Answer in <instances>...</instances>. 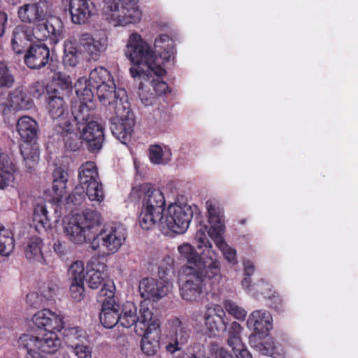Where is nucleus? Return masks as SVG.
Instances as JSON below:
<instances>
[{
	"instance_id": "nucleus-1",
	"label": "nucleus",
	"mask_w": 358,
	"mask_h": 358,
	"mask_svg": "<svg viewBox=\"0 0 358 358\" xmlns=\"http://www.w3.org/2000/svg\"><path fill=\"white\" fill-rule=\"evenodd\" d=\"M154 48L155 51L139 34L133 32L129 34L124 54L134 64L129 69V73L134 80H146L152 76V72L157 76H164L165 70L162 64L165 65L174 59L173 41L168 35L157 36Z\"/></svg>"
},
{
	"instance_id": "nucleus-2",
	"label": "nucleus",
	"mask_w": 358,
	"mask_h": 358,
	"mask_svg": "<svg viewBox=\"0 0 358 358\" xmlns=\"http://www.w3.org/2000/svg\"><path fill=\"white\" fill-rule=\"evenodd\" d=\"M185 257L186 264L182 267L183 277L180 285L182 298L188 301H197L201 299L205 291V279L213 282H218L221 278L220 266L216 265L212 259L206 262H195V255L191 256L188 252L182 253Z\"/></svg>"
},
{
	"instance_id": "nucleus-3",
	"label": "nucleus",
	"mask_w": 358,
	"mask_h": 358,
	"mask_svg": "<svg viewBox=\"0 0 358 358\" xmlns=\"http://www.w3.org/2000/svg\"><path fill=\"white\" fill-rule=\"evenodd\" d=\"M100 102L106 106L108 111L114 115L110 118L113 135L125 144L130 139L135 124L134 115L127 100L126 91L115 88L106 101Z\"/></svg>"
},
{
	"instance_id": "nucleus-4",
	"label": "nucleus",
	"mask_w": 358,
	"mask_h": 358,
	"mask_svg": "<svg viewBox=\"0 0 358 358\" xmlns=\"http://www.w3.org/2000/svg\"><path fill=\"white\" fill-rule=\"evenodd\" d=\"M103 222V217L98 211L87 209L81 213L66 217L63 221V229L71 243L82 245L90 240L92 230L101 226Z\"/></svg>"
},
{
	"instance_id": "nucleus-5",
	"label": "nucleus",
	"mask_w": 358,
	"mask_h": 358,
	"mask_svg": "<svg viewBox=\"0 0 358 358\" xmlns=\"http://www.w3.org/2000/svg\"><path fill=\"white\" fill-rule=\"evenodd\" d=\"M141 192L143 196L138 222L143 229L149 230L163 221L165 198L159 189L148 184L141 187Z\"/></svg>"
},
{
	"instance_id": "nucleus-6",
	"label": "nucleus",
	"mask_w": 358,
	"mask_h": 358,
	"mask_svg": "<svg viewBox=\"0 0 358 358\" xmlns=\"http://www.w3.org/2000/svg\"><path fill=\"white\" fill-rule=\"evenodd\" d=\"M208 222L210 227L208 235L214 241L216 246L222 252L225 259L232 264L237 263L236 251L224 241L223 235L225 231V221L223 209L219 202L214 199H208L206 202Z\"/></svg>"
},
{
	"instance_id": "nucleus-7",
	"label": "nucleus",
	"mask_w": 358,
	"mask_h": 358,
	"mask_svg": "<svg viewBox=\"0 0 358 358\" xmlns=\"http://www.w3.org/2000/svg\"><path fill=\"white\" fill-rule=\"evenodd\" d=\"M102 13L113 26H126L138 22L142 13L134 0H102Z\"/></svg>"
},
{
	"instance_id": "nucleus-8",
	"label": "nucleus",
	"mask_w": 358,
	"mask_h": 358,
	"mask_svg": "<svg viewBox=\"0 0 358 358\" xmlns=\"http://www.w3.org/2000/svg\"><path fill=\"white\" fill-rule=\"evenodd\" d=\"M120 325L125 328L135 326L136 331L148 328L150 323L158 320L150 308L147 301H142L138 309L132 302L127 301L120 306Z\"/></svg>"
},
{
	"instance_id": "nucleus-9",
	"label": "nucleus",
	"mask_w": 358,
	"mask_h": 358,
	"mask_svg": "<svg viewBox=\"0 0 358 358\" xmlns=\"http://www.w3.org/2000/svg\"><path fill=\"white\" fill-rule=\"evenodd\" d=\"M126 238L124 227L120 224H114L103 229L93 238L90 247L93 250L113 254L120 248Z\"/></svg>"
},
{
	"instance_id": "nucleus-10",
	"label": "nucleus",
	"mask_w": 358,
	"mask_h": 358,
	"mask_svg": "<svg viewBox=\"0 0 358 358\" xmlns=\"http://www.w3.org/2000/svg\"><path fill=\"white\" fill-rule=\"evenodd\" d=\"M86 80L84 78H80L75 84L76 93L80 99L78 105L72 106V115L73 120H71L76 126L77 124H86L90 121L94 120L95 103L92 100V92L90 88L83 87Z\"/></svg>"
},
{
	"instance_id": "nucleus-11",
	"label": "nucleus",
	"mask_w": 358,
	"mask_h": 358,
	"mask_svg": "<svg viewBox=\"0 0 358 358\" xmlns=\"http://www.w3.org/2000/svg\"><path fill=\"white\" fill-rule=\"evenodd\" d=\"M193 217L190 206L183 203H174L169 206L163 215V221L159 224H164L174 233L183 234L189 227Z\"/></svg>"
},
{
	"instance_id": "nucleus-12",
	"label": "nucleus",
	"mask_w": 358,
	"mask_h": 358,
	"mask_svg": "<svg viewBox=\"0 0 358 358\" xmlns=\"http://www.w3.org/2000/svg\"><path fill=\"white\" fill-rule=\"evenodd\" d=\"M206 227L201 228L197 230L195 234V241L196 243L197 248L202 250L199 253L196 249L189 243H184L178 247V252L179 253V259L180 260H185V257L182 254L184 252H188V254L195 255V262L206 261L207 259H212L213 262H215L217 266H220V262L217 259V252L213 250L212 243L208 240L206 234Z\"/></svg>"
},
{
	"instance_id": "nucleus-13",
	"label": "nucleus",
	"mask_w": 358,
	"mask_h": 358,
	"mask_svg": "<svg viewBox=\"0 0 358 358\" xmlns=\"http://www.w3.org/2000/svg\"><path fill=\"white\" fill-rule=\"evenodd\" d=\"M18 344L28 351L43 354H51L57 351L61 345L60 340L56 332L45 331L41 335L34 336L24 334L18 339Z\"/></svg>"
},
{
	"instance_id": "nucleus-14",
	"label": "nucleus",
	"mask_w": 358,
	"mask_h": 358,
	"mask_svg": "<svg viewBox=\"0 0 358 358\" xmlns=\"http://www.w3.org/2000/svg\"><path fill=\"white\" fill-rule=\"evenodd\" d=\"M48 114L50 117L57 120L55 131L62 136L74 134L76 127L73 122L67 120L69 116L68 106L61 96H50L48 104Z\"/></svg>"
},
{
	"instance_id": "nucleus-15",
	"label": "nucleus",
	"mask_w": 358,
	"mask_h": 358,
	"mask_svg": "<svg viewBox=\"0 0 358 358\" xmlns=\"http://www.w3.org/2000/svg\"><path fill=\"white\" fill-rule=\"evenodd\" d=\"M84 79L87 81L85 78ZM85 87L92 90H96L99 101H106V99L111 95V92H114L116 88L110 72L102 66L96 67L91 71L88 84L86 82L83 85V87Z\"/></svg>"
},
{
	"instance_id": "nucleus-16",
	"label": "nucleus",
	"mask_w": 358,
	"mask_h": 358,
	"mask_svg": "<svg viewBox=\"0 0 358 358\" xmlns=\"http://www.w3.org/2000/svg\"><path fill=\"white\" fill-rule=\"evenodd\" d=\"M52 12V5L48 0H38L20 6L17 9V17L23 23L36 26L45 20Z\"/></svg>"
},
{
	"instance_id": "nucleus-17",
	"label": "nucleus",
	"mask_w": 358,
	"mask_h": 358,
	"mask_svg": "<svg viewBox=\"0 0 358 358\" xmlns=\"http://www.w3.org/2000/svg\"><path fill=\"white\" fill-rule=\"evenodd\" d=\"M172 287V283L167 279L146 278L140 281L138 289L141 297L156 301L171 292Z\"/></svg>"
},
{
	"instance_id": "nucleus-18",
	"label": "nucleus",
	"mask_w": 358,
	"mask_h": 358,
	"mask_svg": "<svg viewBox=\"0 0 358 358\" xmlns=\"http://www.w3.org/2000/svg\"><path fill=\"white\" fill-rule=\"evenodd\" d=\"M45 20V23H40L35 27L36 39L44 40L49 38L54 43H57L64 38L63 23L59 17L50 14Z\"/></svg>"
},
{
	"instance_id": "nucleus-19",
	"label": "nucleus",
	"mask_w": 358,
	"mask_h": 358,
	"mask_svg": "<svg viewBox=\"0 0 358 358\" xmlns=\"http://www.w3.org/2000/svg\"><path fill=\"white\" fill-rule=\"evenodd\" d=\"M32 320L38 328L43 329L45 331L56 332L64 328L62 316L47 308L35 313Z\"/></svg>"
},
{
	"instance_id": "nucleus-20",
	"label": "nucleus",
	"mask_w": 358,
	"mask_h": 358,
	"mask_svg": "<svg viewBox=\"0 0 358 358\" xmlns=\"http://www.w3.org/2000/svg\"><path fill=\"white\" fill-rule=\"evenodd\" d=\"M148 326L138 334L143 335L141 343L142 352L147 356H153L159 349V320L152 322Z\"/></svg>"
},
{
	"instance_id": "nucleus-21",
	"label": "nucleus",
	"mask_w": 358,
	"mask_h": 358,
	"mask_svg": "<svg viewBox=\"0 0 358 358\" xmlns=\"http://www.w3.org/2000/svg\"><path fill=\"white\" fill-rule=\"evenodd\" d=\"M272 316L266 310H255L251 313L247 320V327L254 331L253 334H258L260 337L268 336L272 328Z\"/></svg>"
},
{
	"instance_id": "nucleus-22",
	"label": "nucleus",
	"mask_w": 358,
	"mask_h": 358,
	"mask_svg": "<svg viewBox=\"0 0 358 358\" xmlns=\"http://www.w3.org/2000/svg\"><path fill=\"white\" fill-rule=\"evenodd\" d=\"M78 43L90 59L95 61L99 58L101 54L106 50L108 46V41L105 36L93 37L87 33L80 35Z\"/></svg>"
},
{
	"instance_id": "nucleus-23",
	"label": "nucleus",
	"mask_w": 358,
	"mask_h": 358,
	"mask_svg": "<svg viewBox=\"0 0 358 358\" xmlns=\"http://www.w3.org/2000/svg\"><path fill=\"white\" fill-rule=\"evenodd\" d=\"M80 129V138L86 141L90 148L99 150L103 142V127L96 121L91 120Z\"/></svg>"
},
{
	"instance_id": "nucleus-24",
	"label": "nucleus",
	"mask_w": 358,
	"mask_h": 358,
	"mask_svg": "<svg viewBox=\"0 0 358 358\" xmlns=\"http://www.w3.org/2000/svg\"><path fill=\"white\" fill-rule=\"evenodd\" d=\"M249 342L252 348L264 355L274 358H282L283 353L278 344H275L273 338L265 336L260 337L258 334H252L249 337Z\"/></svg>"
},
{
	"instance_id": "nucleus-25",
	"label": "nucleus",
	"mask_w": 358,
	"mask_h": 358,
	"mask_svg": "<svg viewBox=\"0 0 358 358\" xmlns=\"http://www.w3.org/2000/svg\"><path fill=\"white\" fill-rule=\"evenodd\" d=\"M31 101L20 91L15 90L8 96L6 94L0 96V106H4V113L18 110L28 109L31 106Z\"/></svg>"
},
{
	"instance_id": "nucleus-26",
	"label": "nucleus",
	"mask_w": 358,
	"mask_h": 358,
	"mask_svg": "<svg viewBox=\"0 0 358 358\" xmlns=\"http://www.w3.org/2000/svg\"><path fill=\"white\" fill-rule=\"evenodd\" d=\"M69 10L73 23L84 24L93 15L94 4L90 0H70Z\"/></svg>"
},
{
	"instance_id": "nucleus-27",
	"label": "nucleus",
	"mask_w": 358,
	"mask_h": 358,
	"mask_svg": "<svg viewBox=\"0 0 358 358\" xmlns=\"http://www.w3.org/2000/svg\"><path fill=\"white\" fill-rule=\"evenodd\" d=\"M50 57L49 48L45 45H31L24 55V62L31 69H41L46 65Z\"/></svg>"
},
{
	"instance_id": "nucleus-28",
	"label": "nucleus",
	"mask_w": 358,
	"mask_h": 358,
	"mask_svg": "<svg viewBox=\"0 0 358 358\" xmlns=\"http://www.w3.org/2000/svg\"><path fill=\"white\" fill-rule=\"evenodd\" d=\"M106 265L97 259H92L87 266L86 282L91 289H97L106 278Z\"/></svg>"
},
{
	"instance_id": "nucleus-29",
	"label": "nucleus",
	"mask_w": 358,
	"mask_h": 358,
	"mask_svg": "<svg viewBox=\"0 0 358 358\" xmlns=\"http://www.w3.org/2000/svg\"><path fill=\"white\" fill-rule=\"evenodd\" d=\"M36 38L35 28L31 29L24 24L16 26L13 31L11 43L13 50L20 54L27 45V43Z\"/></svg>"
},
{
	"instance_id": "nucleus-30",
	"label": "nucleus",
	"mask_w": 358,
	"mask_h": 358,
	"mask_svg": "<svg viewBox=\"0 0 358 358\" xmlns=\"http://www.w3.org/2000/svg\"><path fill=\"white\" fill-rule=\"evenodd\" d=\"M172 327L173 329V342L169 343L166 348L171 352H174L176 350L181 349L187 343L190 331L187 325L178 318L172 321Z\"/></svg>"
},
{
	"instance_id": "nucleus-31",
	"label": "nucleus",
	"mask_w": 358,
	"mask_h": 358,
	"mask_svg": "<svg viewBox=\"0 0 358 358\" xmlns=\"http://www.w3.org/2000/svg\"><path fill=\"white\" fill-rule=\"evenodd\" d=\"M52 176V201L57 203H59L66 195L68 174L63 169L58 168L55 169Z\"/></svg>"
},
{
	"instance_id": "nucleus-32",
	"label": "nucleus",
	"mask_w": 358,
	"mask_h": 358,
	"mask_svg": "<svg viewBox=\"0 0 358 358\" xmlns=\"http://www.w3.org/2000/svg\"><path fill=\"white\" fill-rule=\"evenodd\" d=\"M120 306L118 303H104L99 315L100 322L107 329L114 327L117 324H120Z\"/></svg>"
},
{
	"instance_id": "nucleus-33",
	"label": "nucleus",
	"mask_w": 358,
	"mask_h": 358,
	"mask_svg": "<svg viewBox=\"0 0 358 358\" xmlns=\"http://www.w3.org/2000/svg\"><path fill=\"white\" fill-rule=\"evenodd\" d=\"M43 241L38 237H31L24 243V252L26 259L30 262H45L42 252Z\"/></svg>"
},
{
	"instance_id": "nucleus-34",
	"label": "nucleus",
	"mask_w": 358,
	"mask_h": 358,
	"mask_svg": "<svg viewBox=\"0 0 358 358\" xmlns=\"http://www.w3.org/2000/svg\"><path fill=\"white\" fill-rule=\"evenodd\" d=\"M17 131L25 142H31L37 136L38 124L28 116H23L17 122Z\"/></svg>"
},
{
	"instance_id": "nucleus-35",
	"label": "nucleus",
	"mask_w": 358,
	"mask_h": 358,
	"mask_svg": "<svg viewBox=\"0 0 358 358\" xmlns=\"http://www.w3.org/2000/svg\"><path fill=\"white\" fill-rule=\"evenodd\" d=\"M15 167L6 154L0 155V189L8 187L14 180Z\"/></svg>"
},
{
	"instance_id": "nucleus-36",
	"label": "nucleus",
	"mask_w": 358,
	"mask_h": 358,
	"mask_svg": "<svg viewBox=\"0 0 358 358\" xmlns=\"http://www.w3.org/2000/svg\"><path fill=\"white\" fill-rule=\"evenodd\" d=\"M78 179L80 187H85L99 180L96 166L92 162H87L79 169Z\"/></svg>"
},
{
	"instance_id": "nucleus-37",
	"label": "nucleus",
	"mask_w": 358,
	"mask_h": 358,
	"mask_svg": "<svg viewBox=\"0 0 358 358\" xmlns=\"http://www.w3.org/2000/svg\"><path fill=\"white\" fill-rule=\"evenodd\" d=\"M171 149L166 145H152L149 148V158L155 164H166L171 159Z\"/></svg>"
},
{
	"instance_id": "nucleus-38",
	"label": "nucleus",
	"mask_w": 358,
	"mask_h": 358,
	"mask_svg": "<svg viewBox=\"0 0 358 358\" xmlns=\"http://www.w3.org/2000/svg\"><path fill=\"white\" fill-rule=\"evenodd\" d=\"M81 54L76 41L68 40L64 44V57L63 62L64 65L75 66L80 58Z\"/></svg>"
},
{
	"instance_id": "nucleus-39",
	"label": "nucleus",
	"mask_w": 358,
	"mask_h": 358,
	"mask_svg": "<svg viewBox=\"0 0 358 358\" xmlns=\"http://www.w3.org/2000/svg\"><path fill=\"white\" fill-rule=\"evenodd\" d=\"M64 340L66 345L70 348L81 343H87V334L78 327H70L64 330Z\"/></svg>"
},
{
	"instance_id": "nucleus-40",
	"label": "nucleus",
	"mask_w": 358,
	"mask_h": 358,
	"mask_svg": "<svg viewBox=\"0 0 358 358\" xmlns=\"http://www.w3.org/2000/svg\"><path fill=\"white\" fill-rule=\"evenodd\" d=\"M224 324L225 330L227 332V344L231 348L240 349L242 346V339L241 334L243 331V327L236 322H232L228 327L226 325L224 321H222Z\"/></svg>"
},
{
	"instance_id": "nucleus-41",
	"label": "nucleus",
	"mask_w": 358,
	"mask_h": 358,
	"mask_svg": "<svg viewBox=\"0 0 358 358\" xmlns=\"http://www.w3.org/2000/svg\"><path fill=\"white\" fill-rule=\"evenodd\" d=\"M33 220L38 231L46 230L50 228V222L48 212L43 204H38L35 207Z\"/></svg>"
},
{
	"instance_id": "nucleus-42",
	"label": "nucleus",
	"mask_w": 358,
	"mask_h": 358,
	"mask_svg": "<svg viewBox=\"0 0 358 358\" xmlns=\"http://www.w3.org/2000/svg\"><path fill=\"white\" fill-rule=\"evenodd\" d=\"M144 80V79L135 80L136 83H138L137 93L141 102L145 106H150L154 103L155 96L152 92H150V87Z\"/></svg>"
},
{
	"instance_id": "nucleus-43",
	"label": "nucleus",
	"mask_w": 358,
	"mask_h": 358,
	"mask_svg": "<svg viewBox=\"0 0 358 358\" xmlns=\"http://www.w3.org/2000/svg\"><path fill=\"white\" fill-rule=\"evenodd\" d=\"M85 194L90 201L101 202L103 200L104 193L101 183L98 180L85 187Z\"/></svg>"
},
{
	"instance_id": "nucleus-44",
	"label": "nucleus",
	"mask_w": 358,
	"mask_h": 358,
	"mask_svg": "<svg viewBox=\"0 0 358 358\" xmlns=\"http://www.w3.org/2000/svg\"><path fill=\"white\" fill-rule=\"evenodd\" d=\"M224 306L227 312L238 320H244L247 311L239 306L236 302L227 299L224 301Z\"/></svg>"
},
{
	"instance_id": "nucleus-45",
	"label": "nucleus",
	"mask_w": 358,
	"mask_h": 358,
	"mask_svg": "<svg viewBox=\"0 0 358 358\" xmlns=\"http://www.w3.org/2000/svg\"><path fill=\"white\" fill-rule=\"evenodd\" d=\"M69 274L71 281L83 282L85 276L84 264L81 261L73 262L69 268Z\"/></svg>"
},
{
	"instance_id": "nucleus-46",
	"label": "nucleus",
	"mask_w": 358,
	"mask_h": 358,
	"mask_svg": "<svg viewBox=\"0 0 358 358\" xmlns=\"http://www.w3.org/2000/svg\"><path fill=\"white\" fill-rule=\"evenodd\" d=\"M155 76L157 77L161 76L156 75L155 72H152V76L144 81L150 87H152L156 95H161L166 92L168 89V85L165 82L160 80L159 78H155L154 77Z\"/></svg>"
},
{
	"instance_id": "nucleus-47",
	"label": "nucleus",
	"mask_w": 358,
	"mask_h": 358,
	"mask_svg": "<svg viewBox=\"0 0 358 358\" xmlns=\"http://www.w3.org/2000/svg\"><path fill=\"white\" fill-rule=\"evenodd\" d=\"M13 83L14 78L7 65L3 62H0V87H10Z\"/></svg>"
},
{
	"instance_id": "nucleus-48",
	"label": "nucleus",
	"mask_w": 358,
	"mask_h": 358,
	"mask_svg": "<svg viewBox=\"0 0 358 358\" xmlns=\"http://www.w3.org/2000/svg\"><path fill=\"white\" fill-rule=\"evenodd\" d=\"M31 148L29 145H27L24 148L22 149L21 153L24 157L26 166L29 169H34L37 164L39 160V155L36 150H34L33 153L29 155V152Z\"/></svg>"
},
{
	"instance_id": "nucleus-49",
	"label": "nucleus",
	"mask_w": 358,
	"mask_h": 358,
	"mask_svg": "<svg viewBox=\"0 0 358 358\" xmlns=\"http://www.w3.org/2000/svg\"><path fill=\"white\" fill-rule=\"evenodd\" d=\"M98 301L102 303V306H104V303H117L114 297V292L113 289L108 287V285H104L103 287L101 289L98 295Z\"/></svg>"
},
{
	"instance_id": "nucleus-50",
	"label": "nucleus",
	"mask_w": 358,
	"mask_h": 358,
	"mask_svg": "<svg viewBox=\"0 0 358 358\" xmlns=\"http://www.w3.org/2000/svg\"><path fill=\"white\" fill-rule=\"evenodd\" d=\"M85 187L77 186L73 192L67 198V203H72L74 206H79L85 198Z\"/></svg>"
},
{
	"instance_id": "nucleus-51",
	"label": "nucleus",
	"mask_w": 358,
	"mask_h": 358,
	"mask_svg": "<svg viewBox=\"0 0 358 358\" xmlns=\"http://www.w3.org/2000/svg\"><path fill=\"white\" fill-rule=\"evenodd\" d=\"M70 292L71 297L77 301H80L84 298V282H74L71 281L70 287Z\"/></svg>"
},
{
	"instance_id": "nucleus-52",
	"label": "nucleus",
	"mask_w": 358,
	"mask_h": 358,
	"mask_svg": "<svg viewBox=\"0 0 358 358\" xmlns=\"http://www.w3.org/2000/svg\"><path fill=\"white\" fill-rule=\"evenodd\" d=\"M86 344L87 343H81L76 345V346H73L69 349L78 358H90V351Z\"/></svg>"
},
{
	"instance_id": "nucleus-53",
	"label": "nucleus",
	"mask_w": 358,
	"mask_h": 358,
	"mask_svg": "<svg viewBox=\"0 0 358 358\" xmlns=\"http://www.w3.org/2000/svg\"><path fill=\"white\" fill-rule=\"evenodd\" d=\"M204 324L210 334L215 336L219 334L220 328L215 320V317L209 314L204 313Z\"/></svg>"
},
{
	"instance_id": "nucleus-54",
	"label": "nucleus",
	"mask_w": 358,
	"mask_h": 358,
	"mask_svg": "<svg viewBox=\"0 0 358 358\" xmlns=\"http://www.w3.org/2000/svg\"><path fill=\"white\" fill-rule=\"evenodd\" d=\"M26 303L34 308H39L43 303V297L36 292H31L26 296Z\"/></svg>"
},
{
	"instance_id": "nucleus-55",
	"label": "nucleus",
	"mask_w": 358,
	"mask_h": 358,
	"mask_svg": "<svg viewBox=\"0 0 358 358\" xmlns=\"http://www.w3.org/2000/svg\"><path fill=\"white\" fill-rule=\"evenodd\" d=\"M14 249L13 238L6 239L4 242H0V255L2 256H9Z\"/></svg>"
},
{
	"instance_id": "nucleus-56",
	"label": "nucleus",
	"mask_w": 358,
	"mask_h": 358,
	"mask_svg": "<svg viewBox=\"0 0 358 358\" xmlns=\"http://www.w3.org/2000/svg\"><path fill=\"white\" fill-rule=\"evenodd\" d=\"M205 313L210 315L213 317H217L222 320L223 316L225 315V313L223 310L221 306L217 304H211L206 307Z\"/></svg>"
},
{
	"instance_id": "nucleus-57",
	"label": "nucleus",
	"mask_w": 358,
	"mask_h": 358,
	"mask_svg": "<svg viewBox=\"0 0 358 358\" xmlns=\"http://www.w3.org/2000/svg\"><path fill=\"white\" fill-rule=\"evenodd\" d=\"M30 93L34 98L38 99L44 93V86L42 83L36 82L31 86Z\"/></svg>"
},
{
	"instance_id": "nucleus-58",
	"label": "nucleus",
	"mask_w": 358,
	"mask_h": 358,
	"mask_svg": "<svg viewBox=\"0 0 358 358\" xmlns=\"http://www.w3.org/2000/svg\"><path fill=\"white\" fill-rule=\"evenodd\" d=\"M234 353L236 356L237 358H252V355L250 352L245 348L243 343H242V346L240 349L231 348Z\"/></svg>"
},
{
	"instance_id": "nucleus-59",
	"label": "nucleus",
	"mask_w": 358,
	"mask_h": 358,
	"mask_svg": "<svg viewBox=\"0 0 358 358\" xmlns=\"http://www.w3.org/2000/svg\"><path fill=\"white\" fill-rule=\"evenodd\" d=\"M53 249L59 257L65 256L67 252L65 245L59 241L54 243Z\"/></svg>"
},
{
	"instance_id": "nucleus-60",
	"label": "nucleus",
	"mask_w": 358,
	"mask_h": 358,
	"mask_svg": "<svg viewBox=\"0 0 358 358\" xmlns=\"http://www.w3.org/2000/svg\"><path fill=\"white\" fill-rule=\"evenodd\" d=\"M13 238L12 231L3 226L0 225V242H4L6 239Z\"/></svg>"
},
{
	"instance_id": "nucleus-61",
	"label": "nucleus",
	"mask_w": 358,
	"mask_h": 358,
	"mask_svg": "<svg viewBox=\"0 0 358 358\" xmlns=\"http://www.w3.org/2000/svg\"><path fill=\"white\" fill-rule=\"evenodd\" d=\"M243 266H244V274L245 276L250 277L252 275H253L255 272V266L254 264L247 259L243 261Z\"/></svg>"
},
{
	"instance_id": "nucleus-62",
	"label": "nucleus",
	"mask_w": 358,
	"mask_h": 358,
	"mask_svg": "<svg viewBox=\"0 0 358 358\" xmlns=\"http://www.w3.org/2000/svg\"><path fill=\"white\" fill-rule=\"evenodd\" d=\"M8 21V15L5 12H0V37L3 36Z\"/></svg>"
},
{
	"instance_id": "nucleus-63",
	"label": "nucleus",
	"mask_w": 358,
	"mask_h": 358,
	"mask_svg": "<svg viewBox=\"0 0 358 358\" xmlns=\"http://www.w3.org/2000/svg\"><path fill=\"white\" fill-rule=\"evenodd\" d=\"M196 350H194L190 355H187L186 357L184 358H206L203 354V351L201 350L200 346L195 348Z\"/></svg>"
},
{
	"instance_id": "nucleus-64",
	"label": "nucleus",
	"mask_w": 358,
	"mask_h": 358,
	"mask_svg": "<svg viewBox=\"0 0 358 358\" xmlns=\"http://www.w3.org/2000/svg\"><path fill=\"white\" fill-rule=\"evenodd\" d=\"M57 290L58 287L56 285H52V287H48L49 293H45V291L43 292L44 296L48 299H50L56 294Z\"/></svg>"
}]
</instances>
